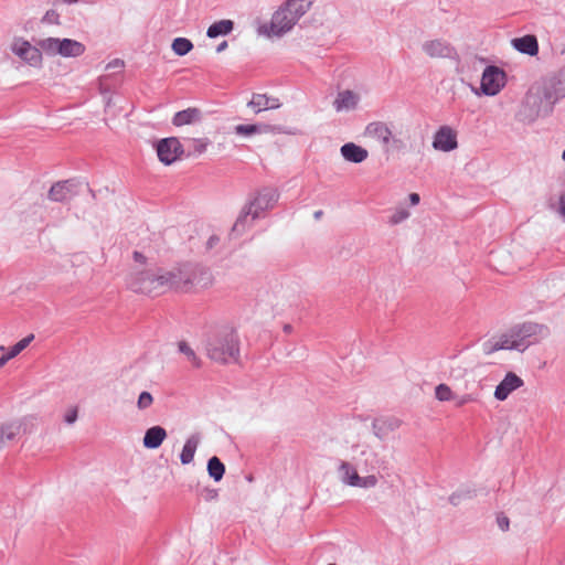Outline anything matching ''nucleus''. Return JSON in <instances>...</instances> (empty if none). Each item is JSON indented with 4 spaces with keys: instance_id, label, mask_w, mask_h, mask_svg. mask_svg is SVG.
<instances>
[{
    "instance_id": "6ab92c4d",
    "label": "nucleus",
    "mask_w": 565,
    "mask_h": 565,
    "mask_svg": "<svg viewBox=\"0 0 565 565\" xmlns=\"http://www.w3.org/2000/svg\"><path fill=\"white\" fill-rule=\"evenodd\" d=\"M85 52L83 43L72 39H60L58 55L63 57H77Z\"/></svg>"
},
{
    "instance_id": "58836bf2",
    "label": "nucleus",
    "mask_w": 565,
    "mask_h": 565,
    "mask_svg": "<svg viewBox=\"0 0 565 565\" xmlns=\"http://www.w3.org/2000/svg\"><path fill=\"white\" fill-rule=\"evenodd\" d=\"M341 153L345 160L353 162V142H348L342 146Z\"/></svg>"
},
{
    "instance_id": "8fccbe9b",
    "label": "nucleus",
    "mask_w": 565,
    "mask_h": 565,
    "mask_svg": "<svg viewBox=\"0 0 565 565\" xmlns=\"http://www.w3.org/2000/svg\"><path fill=\"white\" fill-rule=\"evenodd\" d=\"M218 242V237L217 236H211L207 241V246L210 248H212L216 243Z\"/></svg>"
},
{
    "instance_id": "f03ea898",
    "label": "nucleus",
    "mask_w": 565,
    "mask_h": 565,
    "mask_svg": "<svg viewBox=\"0 0 565 565\" xmlns=\"http://www.w3.org/2000/svg\"><path fill=\"white\" fill-rule=\"evenodd\" d=\"M205 352L216 363H237L241 358V342L236 330L224 326L211 332L205 341Z\"/></svg>"
},
{
    "instance_id": "cd10ccee",
    "label": "nucleus",
    "mask_w": 565,
    "mask_h": 565,
    "mask_svg": "<svg viewBox=\"0 0 565 565\" xmlns=\"http://www.w3.org/2000/svg\"><path fill=\"white\" fill-rule=\"evenodd\" d=\"M268 128V125H237L234 127V132L239 136H252L255 134L267 132Z\"/></svg>"
},
{
    "instance_id": "1a4fd4ad",
    "label": "nucleus",
    "mask_w": 565,
    "mask_h": 565,
    "mask_svg": "<svg viewBox=\"0 0 565 565\" xmlns=\"http://www.w3.org/2000/svg\"><path fill=\"white\" fill-rule=\"evenodd\" d=\"M505 73L497 66H488L482 73L481 92L487 96H494L505 86Z\"/></svg>"
},
{
    "instance_id": "c9c22d12",
    "label": "nucleus",
    "mask_w": 565,
    "mask_h": 565,
    "mask_svg": "<svg viewBox=\"0 0 565 565\" xmlns=\"http://www.w3.org/2000/svg\"><path fill=\"white\" fill-rule=\"evenodd\" d=\"M375 476H367L365 478H361L355 473V487H374L376 484Z\"/></svg>"
},
{
    "instance_id": "a878e982",
    "label": "nucleus",
    "mask_w": 565,
    "mask_h": 565,
    "mask_svg": "<svg viewBox=\"0 0 565 565\" xmlns=\"http://www.w3.org/2000/svg\"><path fill=\"white\" fill-rule=\"evenodd\" d=\"M207 473L215 481L218 482L223 479L225 473V466L218 457L213 456L207 461Z\"/></svg>"
},
{
    "instance_id": "dca6fc26",
    "label": "nucleus",
    "mask_w": 565,
    "mask_h": 565,
    "mask_svg": "<svg viewBox=\"0 0 565 565\" xmlns=\"http://www.w3.org/2000/svg\"><path fill=\"white\" fill-rule=\"evenodd\" d=\"M247 106L252 108L255 114H259L264 110L277 109L281 106V103L274 96L255 93L247 103Z\"/></svg>"
},
{
    "instance_id": "39448f33",
    "label": "nucleus",
    "mask_w": 565,
    "mask_h": 565,
    "mask_svg": "<svg viewBox=\"0 0 565 565\" xmlns=\"http://www.w3.org/2000/svg\"><path fill=\"white\" fill-rule=\"evenodd\" d=\"M315 0H286L273 14L270 33L282 35L290 31L298 20L310 9Z\"/></svg>"
},
{
    "instance_id": "37998d69",
    "label": "nucleus",
    "mask_w": 565,
    "mask_h": 565,
    "mask_svg": "<svg viewBox=\"0 0 565 565\" xmlns=\"http://www.w3.org/2000/svg\"><path fill=\"white\" fill-rule=\"evenodd\" d=\"M408 216H409V212L402 209V210L396 211L393 214L392 222L396 224V223H399V222L406 220Z\"/></svg>"
},
{
    "instance_id": "aec40b11",
    "label": "nucleus",
    "mask_w": 565,
    "mask_h": 565,
    "mask_svg": "<svg viewBox=\"0 0 565 565\" xmlns=\"http://www.w3.org/2000/svg\"><path fill=\"white\" fill-rule=\"evenodd\" d=\"M201 435L193 434L184 443L182 451L180 454V460L182 465H189L193 461L195 451L200 445Z\"/></svg>"
},
{
    "instance_id": "f8f14e48",
    "label": "nucleus",
    "mask_w": 565,
    "mask_h": 565,
    "mask_svg": "<svg viewBox=\"0 0 565 565\" xmlns=\"http://www.w3.org/2000/svg\"><path fill=\"white\" fill-rule=\"evenodd\" d=\"M433 146L445 152L456 149L458 146L456 132L450 127L443 126L435 134Z\"/></svg>"
},
{
    "instance_id": "9d476101",
    "label": "nucleus",
    "mask_w": 565,
    "mask_h": 565,
    "mask_svg": "<svg viewBox=\"0 0 565 565\" xmlns=\"http://www.w3.org/2000/svg\"><path fill=\"white\" fill-rule=\"evenodd\" d=\"M156 149L159 160L167 166L177 161L183 153L182 145L175 137L161 139Z\"/></svg>"
},
{
    "instance_id": "79ce46f5",
    "label": "nucleus",
    "mask_w": 565,
    "mask_h": 565,
    "mask_svg": "<svg viewBox=\"0 0 565 565\" xmlns=\"http://www.w3.org/2000/svg\"><path fill=\"white\" fill-rule=\"evenodd\" d=\"M497 523L499 525V527L502 530V531H508L509 530V526H510V521H509V518L503 514V513H500L498 514L497 516Z\"/></svg>"
},
{
    "instance_id": "f704fd0d",
    "label": "nucleus",
    "mask_w": 565,
    "mask_h": 565,
    "mask_svg": "<svg viewBox=\"0 0 565 565\" xmlns=\"http://www.w3.org/2000/svg\"><path fill=\"white\" fill-rule=\"evenodd\" d=\"M152 402H153L152 395L149 392H142L139 395L137 406L139 409H146V408L150 407Z\"/></svg>"
},
{
    "instance_id": "412c9836",
    "label": "nucleus",
    "mask_w": 565,
    "mask_h": 565,
    "mask_svg": "<svg viewBox=\"0 0 565 565\" xmlns=\"http://www.w3.org/2000/svg\"><path fill=\"white\" fill-rule=\"evenodd\" d=\"M201 110L195 107H190L174 114L172 124L177 127L194 124L201 120Z\"/></svg>"
},
{
    "instance_id": "423d86ee",
    "label": "nucleus",
    "mask_w": 565,
    "mask_h": 565,
    "mask_svg": "<svg viewBox=\"0 0 565 565\" xmlns=\"http://www.w3.org/2000/svg\"><path fill=\"white\" fill-rule=\"evenodd\" d=\"M174 289L189 291L194 287L207 288L212 285V274L209 269L199 265H184L177 270Z\"/></svg>"
},
{
    "instance_id": "6e6d98bb",
    "label": "nucleus",
    "mask_w": 565,
    "mask_h": 565,
    "mask_svg": "<svg viewBox=\"0 0 565 565\" xmlns=\"http://www.w3.org/2000/svg\"><path fill=\"white\" fill-rule=\"evenodd\" d=\"M337 255H338L339 257H341V256H342V250H338V252H337Z\"/></svg>"
},
{
    "instance_id": "bb28decb",
    "label": "nucleus",
    "mask_w": 565,
    "mask_h": 565,
    "mask_svg": "<svg viewBox=\"0 0 565 565\" xmlns=\"http://www.w3.org/2000/svg\"><path fill=\"white\" fill-rule=\"evenodd\" d=\"M58 38H45L36 41V45L40 52H44L47 55H58Z\"/></svg>"
},
{
    "instance_id": "20e7f679",
    "label": "nucleus",
    "mask_w": 565,
    "mask_h": 565,
    "mask_svg": "<svg viewBox=\"0 0 565 565\" xmlns=\"http://www.w3.org/2000/svg\"><path fill=\"white\" fill-rule=\"evenodd\" d=\"M279 194L276 190L265 188L260 190L257 195L249 200L242 209L237 216L232 231L236 234H242L249 226L250 221L258 218L263 212L273 209L278 201Z\"/></svg>"
},
{
    "instance_id": "3c124183",
    "label": "nucleus",
    "mask_w": 565,
    "mask_h": 565,
    "mask_svg": "<svg viewBox=\"0 0 565 565\" xmlns=\"http://www.w3.org/2000/svg\"><path fill=\"white\" fill-rule=\"evenodd\" d=\"M323 215V211L319 210L313 213V217L316 221H319Z\"/></svg>"
},
{
    "instance_id": "7c9ffc66",
    "label": "nucleus",
    "mask_w": 565,
    "mask_h": 565,
    "mask_svg": "<svg viewBox=\"0 0 565 565\" xmlns=\"http://www.w3.org/2000/svg\"><path fill=\"white\" fill-rule=\"evenodd\" d=\"M171 47L177 55L184 56L193 49V44L186 38H177L173 40Z\"/></svg>"
},
{
    "instance_id": "c85d7f7f",
    "label": "nucleus",
    "mask_w": 565,
    "mask_h": 565,
    "mask_svg": "<svg viewBox=\"0 0 565 565\" xmlns=\"http://www.w3.org/2000/svg\"><path fill=\"white\" fill-rule=\"evenodd\" d=\"M333 105L338 111H341L342 109H349L353 105L352 90L345 89L343 92H340Z\"/></svg>"
},
{
    "instance_id": "5701e85b",
    "label": "nucleus",
    "mask_w": 565,
    "mask_h": 565,
    "mask_svg": "<svg viewBox=\"0 0 565 565\" xmlns=\"http://www.w3.org/2000/svg\"><path fill=\"white\" fill-rule=\"evenodd\" d=\"M398 427V422L390 418H377L373 422L374 434L380 439H385Z\"/></svg>"
},
{
    "instance_id": "de8ad7c7",
    "label": "nucleus",
    "mask_w": 565,
    "mask_h": 565,
    "mask_svg": "<svg viewBox=\"0 0 565 565\" xmlns=\"http://www.w3.org/2000/svg\"><path fill=\"white\" fill-rule=\"evenodd\" d=\"M559 213L565 217V195L559 199Z\"/></svg>"
},
{
    "instance_id": "a211bd4d",
    "label": "nucleus",
    "mask_w": 565,
    "mask_h": 565,
    "mask_svg": "<svg viewBox=\"0 0 565 565\" xmlns=\"http://www.w3.org/2000/svg\"><path fill=\"white\" fill-rule=\"evenodd\" d=\"M167 437V431L161 426H152L148 428L143 436V446L148 449H157L161 446Z\"/></svg>"
},
{
    "instance_id": "473e14b6",
    "label": "nucleus",
    "mask_w": 565,
    "mask_h": 565,
    "mask_svg": "<svg viewBox=\"0 0 565 565\" xmlns=\"http://www.w3.org/2000/svg\"><path fill=\"white\" fill-rule=\"evenodd\" d=\"M339 473H340L341 480L344 483H347L349 486H353V471L351 470V466L349 462L341 461L340 467H339Z\"/></svg>"
},
{
    "instance_id": "5fc2aeb1",
    "label": "nucleus",
    "mask_w": 565,
    "mask_h": 565,
    "mask_svg": "<svg viewBox=\"0 0 565 565\" xmlns=\"http://www.w3.org/2000/svg\"><path fill=\"white\" fill-rule=\"evenodd\" d=\"M291 329H292V328H291V326H290V324H286V326L284 327V330H285V332H287V333H288V332H290V331H291Z\"/></svg>"
},
{
    "instance_id": "603ef678",
    "label": "nucleus",
    "mask_w": 565,
    "mask_h": 565,
    "mask_svg": "<svg viewBox=\"0 0 565 565\" xmlns=\"http://www.w3.org/2000/svg\"><path fill=\"white\" fill-rule=\"evenodd\" d=\"M9 360H10V359H7V355H6V354H4V355H2V356L0 358V369H1V367H3V366L7 364V362H8Z\"/></svg>"
},
{
    "instance_id": "c03bdc74",
    "label": "nucleus",
    "mask_w": 565,
    "mask_h": 565,
    "mask_svg": "<svg viewBox=\"0 0 565 565\" xmlns=\"http://www.w3.org/2000/svg\"><path fill=\"white\" fill-rule=\"evenodd\" d=\"M366 158H367V151L360 146H355V163L362 162Z\"/></svg>"
},
{
    "instance_id": "4c0bfd02",
    "label": "nucleus",
    "mask_w": 565,
    "mask_h": 565,
    "mask_svg": "<svg viewBox=\"0 0 565 565\" xmlns=\"http://www.w3.org/2000/svg\"><path fill=\"white\" fill-rule=\"evenodd\" d=\"M207 145H209L207 139H194L193 140V151L195 153L201 154L206 150Z\"/></svg>"
},
{
    "instance_id": "09e8293b",
    "label": "nucleus",
    "mask_w": 565,
    "mask_h": 565,
    "mask_svg": "<svg viewBox=\"0 0 565 565\" xmlns=\"http://www.w3.org/2000/svg\"><path fill=\"white\" fill-rule=\"evenodd\" d=\"M227 41H223L221 42L217 46H216V52L217 53H221L223 51H225L227 49Z\"/></svg>"
},
{
    "instance_id": "6e6552de",
    "label": "nucleus",
    "mask_w": 565,
    "mask_h": 565,
    "mask_svg": "<svg viewBox=\"0 0 565 565\" xmlns=\"http://www.w3.org/2000/svg\"><path fill=\"white\" fill-rule=\"evenodd\" d=\"M527 348V344L523 337L520 333L518 327L509 330L508 332L499 335L497 339H493L489 349L487 350L489 353L499 350H520L523 351Z\"/></svg>"
},
{
    "instance_id": "72a5a7b5",
    "label": "nucleus",
    "mask_w": 565,
    "mask_h": 565,
    "mask_svg": "<svg viewBox=\"0 0 565 565\" xmlns=\"http://www.w3.org/2000/svg\"><path fill=\"white\" fill-rule=\"evenodd\" d=\"M3 428V435H4V443L7 440H12L15 438V436L19 434L20 425H17L14 423H8L2 424Z\"/></svg>"
},
{
    "instance_id": "ddd939ff",
    "label": "nucleus",
    "mask_w": 565,
    "mask_h": 565,
    "mask_svg": "<svg viewBox=\"0 0 565 565\" xmlns=\"http://www.w3.org/2000/svg\"><path fill=\"white\" fill-rule=\"evenodd\" d=\"M523 380L513 372L507 373L494 391V397L498 401H505L515 390L523 386Z\"/></svg>"
},
{
    "instance_id": "ea45409f",
    "label": "nucleus",
    "mask_w": 565,
    "mask_h": 565,
    "mask_svg": "<svg viewBox=\"0 0 565 565\" xmlns=\"http://www.w3.org/2000/svg\"><path fill=\"white\" fill-rule=\"evenodd\" d=\"M77 415H78L77 407H72L66 412V414L64 416V422L68 425H72L77 420Z\"/></svg>"
},
{
    "instance_id": "393cba45",
    "label": "nucleus",
    "mask_w": 565,
    "mask_h": 565,
    "mask_svg": "<svg viewBox=\"0 0 565 565\" xmlns=\"http://www.w3.org/2000/svg\"><path fill=\"white\" fill-rule=\"evenodd\" d=\"M234 29V22L232 20H220L211 24L206 31V35L210 39H215L220 35H227Z\"/></svg>"
},
{
    "instance_id": "f257e3e1",
    "label": "nucleus",
    "mask_w": 565,
    "mask_h": 565,
    "mask_svg": "<svg viewBox=\"0 0 565 565\" xmlns=\"http://www.w3.org/2000/svg\"><path fill=\"white\" fill-rule=\"evenodd\" d=\"M132 256L137 265L126 278V285L130 290L157 296L174 289L177 280L173 270H166L156 264H148L147 258L140 252H134Z\"/></svg>"
},
{
    "instance_id": "4468645a",
    "label": "nucleus",
    "mask_w": 565,
    "mask_h": 565,
    "mask_svg": "<svg viewBox=\"0 0 565 565\" xmlns=\"http://www.w3.org/2000/svg\"><path fill=\"white\" fill-rule=\"evenodd\" d=\"M518 328L527 347L541 341L548 335V328L543 324L525 322L521 326H518Z\"/></svg>"
},
{
    "instance_id": "c756f323",
    "label": "nucleus",
    "mask_w": 565,
    "mask_h": 565,
    "mask_svg": "<svg viewBox=\"0 0 565 565\" xmlns=\"http://www.w3.org/2000/svg\"><path fill=\"white\" fill-rule=\"evenodd\" d=\"M178 349H179L180 353H182L186 356L188 361L194 367H201V364H202L201 359L196 355L194 350L185 341H180L178 343Z\"/></svg>"
},
{
    "instance_id": "49530a36",
    "label": "nucleus",
    "mask_w": 565,
    "mask_h": 565,
    "mask_svg": "<svg viewBox=\"0 0 565 565\" xmlns=\"http://www.w3.org/2000/svg\"><path fill=\"white\" fill-rule=\"evenodd\" d=\"M408 198H409V202H411L412 205H416V204L419 203V200H420L419 199V194L411 193Z\"/></svg>"
},
{
    "instance_id": "9b49d317",
    "label": "nucleus",
    "mask_w": 565,
    "mask_h": 565,
    "mask_svg": "<svg viewBox=\"0 0 565 565\" xmlns=\"http://www.w3.org/2000/svg\"><path fill=\"white\" fill-rule=\"evenodd\" d=\"M362 137L364 139L379 141L384 147H387L392 141H397L393 138V132L388 125L380 120L369 122L362 132Z\"/></svg>"
},
{
    "instance_id": "a18cd8bd",
    "label": "nucleus",
    "mask_w": 565,
    "mask_h": 565,
    "mask_svg": "<svg viewBox=\"0 0 565 565\" xmlns=\"http://www.w3.org/2000/svg\"><path fill=\"white\" fill-rule=\"evenodd\" d=\"M117 67H124V62L121 60H114L113 62L108 63L106 68H117Z\"/></svg>"
},
{
    "instance_id": "f3484780",
    "label": "nucleus",
    "mask_w": 565,
    "mask_h": 565,
    "mask_svg": "<svg viewBox=\"0 0 565 565\" xmlns=\"http://www.w3.org/2000/svg\"><path fill=\"white\" fill-rule=\"evenodd\" d=\"M435 396L440 402L455 401L458 407L473 401L471 395L457 396L447 384L437 385Z\"/></svg>"
},
{
    "instance_id": "7ed1b4c3",
    "label": "nucleus",
    "mask_w": 565,
    "mask_h": 565,
    "mask_svg": "<svg viewBox=\"0 0 565 565\" xmlns=\"http://www.w3.org/2000/svg\"><path fill=\"white\" fill-rule=\"evenodd\" d=\"M556 102L552 88L547 85L532 86L522 103L519 110V117L522 121H533L542 115L548 114Z\"/></svg>"
},
{
    "instance_id": "4d7b16f0",
    "label": "nucleus",
    "mask_w": 565,
    "mask_h": 565,
    "mask_svg": "<svg viewBox=\"0 0 565 565\" xmlns=\"http://www.w3.org/2000/svg\"><path fill=\"white\" fill-rule=\"evenodd\" d=\"M562 158H563V160L565 161V149H564V152H563Z\"/></svg>"
},
{
    "instance_id": "b1692460",
    "label": "nucleus",
    "mask_w": 565,
    "mask_h": 565,
    "mask_svg": "<svg viewBox=\"0 0 565 565\" xmlns=\"http://www.w3.org/2000/svg\"><path fill=\"white\" fill-rule=\"evenodd\" d=\"M424 51L430 57H445V56H449L452 50L445 42H441L439 40H435V41H430V42L425 43Z\"/></svg>"
},
{
    "instance_id": "864d4df0",
    "label": "nucleus",
    "mask_w": 565,
    "mask_h": 565,
    "mask_svg": "<svg viewBox=\"0 0 565 565\" xmlns=\"http://www.w3.org/2000/svg\"><path fill=\"white\" fill-rule=\"evenodd\" d=\"M4 444V435L2 424H0V445Z\"/></svg>"
},
{
    "instance_id": "4be33fe9",
    "label": "nucleus",
    "mask_w": 565,
    "mask_h": 565,
    "mask_svg": "<svg viewBox=\"0 0 565 565\" xmlns=\"http://www.w3.org/2000/svg\"><path fill=\"white\" fill-rule=\"evenodd\" d=\"M512 45L521 53L536 55L539 52V43L534 35H524L512 40Z\"/></svg>"
},
{
    "instance_id": "2eb2a0df",
    "label": "nucleus",
    "mask_w": 565,
    "mask_h": 565,
    "mask_svg": "<svg viewBox=\"0 0 565 565\" xmlns=\"http://www.w3.org/2000/svg\"><path fill=\"white\" fill-rule=\"evenodd\" d=\"M76 186L73 180L56 182L49 191V199L54 202H65L76 194Z\"/></svg>"
},
{
    "instance_id": "a19ab883",
    "label": "nucleus",
    "mask_w": 565,
    "mask_h": 565,
    "mask_svg": "<svg viewBox=\"0 0 565 565\" xmlns=\"http://www.w3.org/2000/svg\"><path fill=\"white\" fill-rule=\"evenodd\" d=\"M201 494L205 501H213L218 497L217 490L213 488H204Z\"/></svg>"
},
{
    "instance_id": "2f4dec72",
    "label": "nucleus",
    "mask_w": 565,
    "mask_h": 565,
    "mask_svg": "<svg viewBox=\"0 0 565 565\" xmlns=\"http://www.w3.org/2000/svg\"><path fill=\"white\" fill-rule=\"evenodd\" d=\"M34 339L33 334H29L28 337L18 341L13 347L10 348L9 352L6 354L7 359H13L18 354H20Z\"/></svg>"
},
{
    "instance_id": "e433bc0d",
    "label": "nucleus",
    "mask_w": 565,
    "mask_h": 565,
    "mask_svg": "<svg viewBox=\"0 0 565 565\" xmlns=\"http://www.w3.org/2000/svg\"><path fill=\"white\" fill-rule=\"evenodd\" d=\"M42 21L47 24H58L60 23V14L55 10H49L44 14Z\"/></svg>"
},
{
    "instance_id": "0eeeda50",
    "label": "nucleus",
    "mask_w": 565,
    "mask_h": 565,
    "mask_svg": "<svg viewBox=\"0 0 565 565\" xmlns=\"http://www.w3.org/2000/svg\"><path fill=\"white\" fill-rule=\"evenodd\" d=\"M11 52L20 57L23 62L33 67H39L42 64V53L38 45H32L23 38H14L11 45Z\"/></svg>"
}]
</instances>
